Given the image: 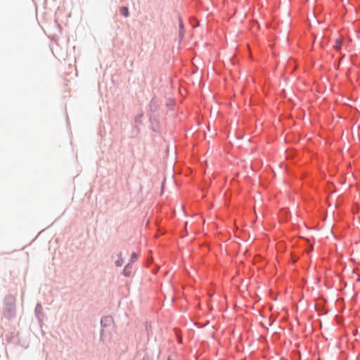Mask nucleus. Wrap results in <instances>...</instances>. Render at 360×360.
<instances>
[{"label":"nucleus","mask_w":360,"mask_h":360,"mask_svg":"<svg viewBox=\"0 0 360 360\" xmlns=\"http://www.w3.org/2000/svg\"><path fill=\"white\" fill-rule=\"evenodd\" d=\"M123 261L122 259H118L115 262V264L117 266H121L122 265Z\"/></svg>","instance_id":"39448f33"},{"label":"nucleus","mask_w":360,"mask_h":360,"mask_svg":"<svg viewBox=\"0 0 360 360\" xmlns=\"http://www.w3.org/2000/svg\"><path fill=\"white\" fill-rule=\"evenodd\" d=\"M179 27H180V32H181V30L183 28V22L181 19H179Z\"/></svg>","instance_id":"423d86ee"},{"label":"nucleus","mask_w":360,"mask_h":360,"mask_svg":"<svg viewBox=\"0 0 360 360\" xmlns=\"http://www.w3.org/2000/svg\"><path fill=\"white\" fill-rule=\"evenodd\" d=\"M131 266L129 264L126 265L123 270L124 275L127 277L131 275Z\"/></svg>","instance_id":"f257e3e1"},{"label":"nucleus","mask_w":360,"mask_h":360,"mask_svg":"<svg viewBox=\"0 0 360 360\" xmlns=\"http://www.w3.org/2000/svg\"><path fill=\"white\" fill-rule=\"evenodd\" d=\"M137 258V255L136 252H133L131 255V262H134V261H136Z\"/></svg>","instance_id":"20e7f679"},{"label":"nucleus","mask_w":360,"mask_h":360,"mask_svg":"<svg viewBox=\"0 0 360 360\" xmlns=\"http://www.w3.org/2000/svg\"><path fill=\"white\" fill-rule=\"evenodd\" d=\"M120 12L124 17H128L129 15V13L128 8L127 7H125V6L121 7L120 9Z\"/></svg>","instance_id":"f03ea898"},{"label":"nucleus","mask_w":360,"mask_h":360,"mask_svg":"<svg viewBox=\"0 0 360 360\" xmlns=\"http://www.w3.org/2000/svg\"><path fill=\"white\" fill-rule=\"evenodd\" d=\"M341 44H342V40L339 39H337L335 40V44H334V48L336 50H339L340 49Z\"/></svg>","instance_id":"7ed1b4c3"}]
</instances>
